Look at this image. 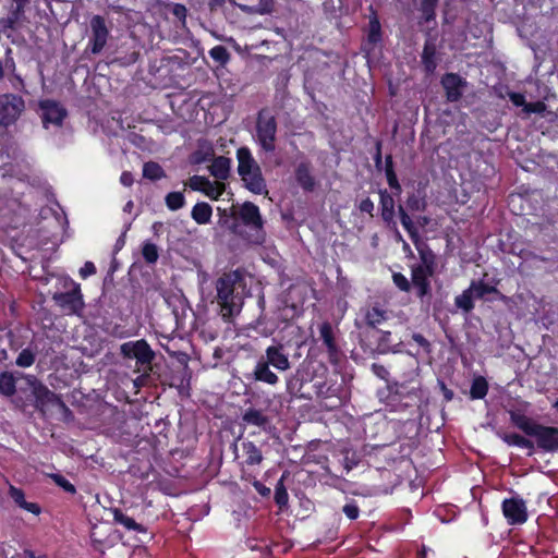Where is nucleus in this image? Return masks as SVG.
Masks as SVG:
<instances>
[{"mask_svg": "<svg viewBox=\"0 0 558 558\" xmlns=\"http://www.w3.org/2000/svg\"><path fill=\"white\" fill-rule=\"evenodd\" d=\"M243 277L239 270L223 272L216 281L217 303L225 320L238 315L242 307V298L235 292Z\"/></svg>", "mask_w": 558, "mask_h": 558, "instance_id": "f257e3e1", "label": "nucleus"}, {"mask_svg": "<svg viewBox=\"0 0 558 558\" xmlns=\"http://www.w3.org/2000/svg\"><path fill=\"white\" fill-rule=\"evenodd\" d=\"M398 214L400 217L401 225L408 232L412 242L414 243L418 252L420 259L422 262V264L414 265L413 267H421L423 269L425 268V270L435 272L436 256L434 252L428 247L427 244L421 241L417 228L414 226L411 217L409 216V214L407 213L405 208L402 205L398 206Z\"/></svg>", "mask_w": 558, "mask_h": 558, "instance_id": "f03ea898", "label": "nucleus"}, {"mask_svg": "<svg viewBox=\"0 0 558 558\" xmlns=\"http://www.w3.org/2000/svg\"><path fill=\"white\" fill-rule=\"evenodd\" d=\"M32 0H9L4 5L5 15L0 17V34L8 39L12 38V33L20 29L28 22L26 11L29 9Z\"/></svg>", "mask_w": 558, "mask_h": 558, "instance_id": "7ed1b4c3", "label": "nucleus"}, {"mask_svg": "<svg viewBox=\"0 0 558 558\" xmlns=\"http://www.w3.org/2000/svg\"><path fill=\"white\" fill-rule=\"evenodd\" d=\"M256 142L266 153H274L276 149L278 124L276 117L267 108L258 111L256 118Z\"/></svg>", "mask_w": 558, "mask_h": 558, "instance_id": "20e7f679", "label": "nucleus"}, {"mask_svg": "<svg viewBox=\"0 0 558 558\" xmlns=\"http://www.w3.org/2000/svg\"><path fill=\"white\" fill-rule=\"evenodd\" d=\"M240 218L244 226L248 227L250 233L240 235L251 244H263L265 241L264 221L257 205L245 202L240 209Z\"/></svg>", "mask_w": 558, "mask_h": 558, "instance_id": "39448f33", "label": "nucleus"}, {"mask_svg": "<svg viewBox=\"0 0 558 558\" xmlns=\"http://www.w3.org/2000/svg\"><path fill=\"white\" fill-rule=\"evenodd\" d=\"M88 26L86 49L93 54H99L111 37L110 22L104 15L95 14L89 19Z\"/></svg>", "mask_w": 558, "mask_h": 558, "instance_id": "423d86ee", "label": "nucleus"}, {"mask_svg": "<svg viewBox=\"0 0 558 558\" xmlns=\"http://www.w3.org/2000/svg\"><path fill=\"white\" fill-rule=\"evenodd\" d=\"M25 110L22 96L7 93L0 94V126L8 129L14 125Z\"/></svg>", "mask_w": 558, "mask_h": 558, "instance_id": "0eeeda50", "label": "nucleus"}, {"mask_svg": "<svg viewBox=\"0 0 558 558\" xmlns=\"http://www.w3.org/2000/svg\"><path fill=\"white\" fill-rule=\"evenodd\" d=\"M72 288L66 292H57L52 295V300L62 311L69 315L80 314L84 308V300L81 286L74 281H70Z\"/></svg>", "mask_w": 558, "mask_h": 558, "instance_id": "6e6552de", "label": "nucleus"}, {"mask_svg": "<svg viewBox=\"0 0 558 558\" xmlns=\"http://www.w3.org/2000/svg\"><path fill=\"white\" fill-rule=\"evenodd\" d=\"M120 350L124 357L135 359L140 365H150L155 359V352L145 339L124 342Z\"/></svg>", "mask_w": 558, "mask_h": 558, "instance_id": "1a4fd4ad", "label": "nucleus"}, {"mask_svg": "<svg viewBox=\"0 0 558 558\" xmlns=\"http://www.w3.org/2000/svg\"><path fill=\"white\" fill-rule=\"evenodd\" d=\"M41 111V121L44 128L48 129L50 124L62 126L64 119L68 117V110L59 101L53 99H44L39 101Z\"/></svg>", "mask_w": 558, "mask_h": 558, "instance_id": "9d476101", "label": "nucleus"}, {"mask_svg": "<svg viewBox=\"0 0 558 558\" xmlns=\"http://www.w3.org/2000/svg\"><path fill=\"white\" fill-rule=\"evenodd\" d=\"M313 376L308 371L304 368H296L287 379V392L295 398L300 399H312V391L307 388V385L312 381Z\"/></svg>", "mask_w": 558, "mask_h": 558, "instance_id": "9b49d317", "label": "nucleus"}, {"mask_svg": "<svg viewBox=\"0 0 558 558\" xmlns=\"http://www.w3.org/2000/svg\"><path fill=\"white\" fill-rule=\"evenodd\" d=\"M486 293H488V283L484 281L478 284L472 282L469 289L456 296L454 304L464 313H470L474 308V300L483 298Z\"/></svg>", "mask_w": 558, "mask_h": 558, "instance_id": "f8f14e48", "label": "nucleus"}, {"mask_svg": "<svg viewBox=\"0 0 558 558\" xmlns=\"http://www.w3.org/2000/svg\"><path fill=\"white\" fill-rule=\"evenodd\" d=\"M319 340L326 348L328 360L331 364H338L341 357V350L336 340V333L329 322H323L319 325Z\"/></svg>", "mask_w": 558, "mask_h": 558, "instance_id": "ddd939ff", "label": "nucleus"}, {"mask_svg": "<svg viewBox=\"0 0 558 558\" xmlns=\"http://www.w3.org/2000/svg\"><path fill=\"white\" fill-rule=\"evenodd\" d=\"M32 395L34 397V407L40 412H45V409L50 404L66 408L61 398L40 381H36L32 385Z\"/></svg>", "mask_w": 558, "mask_h": 558, "instance_id": "4468645a", "label": "nucleus"}, {"mask_svg": "<svg viewBox=\"0 0 558 558\" xmlns=\"http://www.w3.org/2000/svg\"><path fill=\"white\" fill-rule=\"evenodd\" d=\"M434 272L421 267H411V288L415 290V295L423 302L432 296V287L429 278Z\"/></svg>", "mask_w": 558, "mask_h": 558, "instance_id": "2eb2a0df", "label": "nucleus"}, {"mask_svg": "<svg viewBox=\"0 0 558 558\" xmlns=\"http://www.w3.org/2000/svg\"><path fill=\"white\" fill-rule=\"evenodd\" d=\"M531 437H535L537 447L546 452L558 450V427L538 424Z\"/></svg>", "mask_w": 558, "mask_h": 558, "instance_id": "dca6fc26", "label": "nucleus"}, {"mask_svg": "<svg viewBox=\"0 0 558 558\" xmlns=\"http://www.w3.org/2000/svg\"><path fill=\"white\" fill-rule=\"evenodd\" d=\"M502 513L511 525L523 524L527 520L526 506L522 499H505L502 501Z\"/></svg>", "mask_w": 558, "mask_h": 558, "instance_id": "f3484780", "label": "nucleus"}, {"mask_svg": "<svg viewBox=\"0 0 558 558\" xmlns=\"http://www.w3.org/2000/svg\"><path fill=\"white\" fill-rule=\"evenodd\" d=\"M260 359H263L264 362H266L269 366H272L278 372H286L291 367L289 355L286 352L284 345L282 343L267 347L265 350V355H263Z\"/></svg>", "mask_w": 558, "mask_h": 558, "instance_id": "a211bd4d", "label": "nucleus"}, {"mask_svg": "<svg viewBox=\"0 0 558 558\" xmlns=\"http://www.w3.org/2000/svg\"><path fill=\"white\" fill-rule=\"evenodd\" d=\"M371 14L368 16V26L366 40L363 44V51L369 53L375 47L381 44L383 41V29L381 24L378 17L376 10L373 7H369Z\"/></svg>", "mask_w": 558, "mask_h": 558, "instance_id": "6ab92c4d", "label": "nucleus"}, {"mask_svg": "<svg viewBox=\"0 0 558 558\" xmlns=\"http://www.w3.org/2000/svg\"><path fill=\"white\" fill-rule=\"evenodd\" d=\"M187 185L191 190L202 192L211 199L217 201L225 192L223 183H213L206 177L193 175Z\"/></svg>", "mask_w": 558, "mask_h": 558, "instance_id": "aec40b11", "label": "nucleus"}, {"mask_svg": "<svg viewBox=\"0 0 558 558\" xmlns=\"http://www.w3.org/2000/svg\"><path fill=\"white\" fill-rule=\"evenodd\" d=\"M440 84L445 89L447 101L456 102L461 99L466 82L457 73H446Z\"/></svg>", "mask_w": 558, "mask_h": 558, "instance_id": "412c9836", "label": "nucleus"}, {"mask_svg": "<svg viewBox=\"0 0 558 558\" xmlns=\"http://www.w3.org/2000/svg\"><path fill=\"white\" fill-rule=\"evenodd\" d=\"M245 377L247 380L263 383L271 387L277 386L280 381L279 376L270 369V366L263 359H258L253 371L246 374Z\"/></svg>", "mask_w": 558, "mask_h": 558, "instance_id": "4be33fe9", "label": "nucleus"}, {"mask_svg": "<svg viewBox=\"0 0 558 558\" xmlns=\"http://www.w3.org/2000/svg\"><path fill=\"white\" fill-rule=\"evenodd\" d=\"M421 62L426 75L434 74L437 64V47L433 39H426L421 54Z\"/></svg>", "mask_w": 558, "mask_h": 558, "instance_id": "5701e85b", "label": "nucleus"}, {"mask_svg": "<svg viewBox=\"0 0 558 558\" xmlns=\"http://www.w3.org/2000/svg\"><path fill=\"white\" fill-rule=\"evenodd\" d=\"M241 421L244 426H256L262 430H267L270 425V418L264 411L252 407L242 413Z\"/></svg>", "mask_w": 558, "mask_h": 558, "instance_id": "b1692460", "label": "nucleus"}, {"mask_svg": "<svg viewBox=\"0 0 558 558\" xmlns=\"http://www.w3.org/2000/svg\"><path fill=\"white\" fill-rule=\"evenodd\" d=\"M379 205H380V216L387 226L396 228L397 222L395 220V199L391 194L388 193L387 190H379Z\"/></svg>", "mask_w": 558, "mask_h": 558, "instance_id": "393cba45", "label": "nucleus"}, {"mask_svg": "<svg viewBox=\"0 0 558 558\" xmlns=\"http://www.w3.org/2000/svg\"><path fill=\"white\" fill-rule=\"evenodd\" d=\"M244 186L252 193L260 195L267 193L266 181L263 177L260 167L250 170L247 175L241 177Z\"/></svg>", "mask_w": 558, "mask_h": 558, "instance_id": "a878e982", "label": "nucleus"}, {"mask_svg": "<svg viewBox=\"0 0 558 558\" xmlns=\"http://www.w3.org/2000/svg\"><path fill=\"white\" fill-rule=\"evenodd\" d=\"M295 180L305 192H313L316 186V180L311 172L308 162H300L295 168Z\"/></svg>", "mask_w": 558, "mask_h": 558, "instance_id": "bb28decb", "label": "nucleus"}, {"mask_svg": "<svg viewBox=\"0 0 558 558\" xmlns=\"http://www.w3.org/2000/svg\"><path fill=\"white\" fill-rule=\"evenodd\" d=\"M236 159H238V173L240 177L247 175L250 170L259 167L256 160L253 158L252 153L248 147L242 146L236 150Z\"/></svg>", "mask_w": 558, "mask_h": 558, "instance_id": "cd10ccee", "label": "nucleus"}, {"mask_svg": "<svg viewBox=\"0 0 558 558\" xmlns=\"http://www.w3.org/2000/svg\"><path fill=\"white\" fill-rule=\"evenodd\" d=\"M241 446L244 457L243 463L245 465L255 466L263 462L264 456L262 449L255 442L251 440H244Z\"/></svg>", "mask_w": 558, "mask_h": 558, "instance_id": "c85d7f7f", "label": "nucleus"}, {"mask_svg": "<svg viewBox=\"0 0 558 558\" xmlns=\"http://www.w3.org/2000/svg\"><path fill=\"white\" fill-rule=\"evenodd\" d=\"M114 523L122 525L126 531H133L135 533H146L147 529L137 523L133 518L129 517L123 510L114 508L112 510Z\"/></svg>", "mask_w": 558, "mask_h": 558, "instance_id": "c756f323", "label": "nucleus"}, {"mask_svg": "<svg viewBox=\"0 0 558 558\" xmlns=\"http://www.w3.org/2000/svg\"><path fill=\"white\" fill-rule=\"evenodd\" d=\"M9 496L13 499V501L22 509L38 515L41 512V508L36 502H28L25 500V494L22 488L10 485L9 487Z\"/></svg>", "mask_w": 558, "mask_h": 558, "instance_id": "7c9ffc66", "label": "nucleus"}, {"mask_svg": "<svg viewBox=\"0 0 558 558\" xmlns=\"http://www.w3.org/2000/svg\"><path fill=\"white\" fill-rule=\"evenodd\" d=\"M231 159L225 156L215 157L209 166V172L219 180H227L230 174Z\"/></svg>", "mask_w": 558, "mask_h": 558, "instance_id": "2f4dec72", "label": "nucleus"}, {"mask_svg": "<svg viewBox=\"0 0 558 558\" xmlns=\"http://www.w3.org/2000/svg\"><path fill=\"white\" fill-rule=\"evenodd\" d=\"M213 216V208L208 203H196L191 211L192 219L198 225H206L210 222Z\"/></svg>", "mask_w": 558, "mask_h": 558, "instance_id": "473e14b6", "label": "nucleus"}, {"mask_svg": "<svg viewBox=\"0 0 558 558\" xmlns=\"http://www.w3.org/2000/svg\"><path fill=\"white\" fill-rule=\"evenodd\" d=\"M385 174L389 187L395 191L396 195H399L402 189L395 171L393 159L391 155H387L385 158Z\"/></svg>", "mask_w": 558, "mask_h": 558, "instance_id": "72a5a7b5", "label": "nucleus"}, {"mask_svg": "<svg viewBox=\"0 0 558 558\" xmlns=\"http://www.w3.org/2000/svg\"><path fill=\"white\" fill-rule=\"evenodd\" d=\"M511 422L527 436H531L538 425V423L527 417L525 414L518 412H511Z\"/></svg>", "mask_w": 558, "mask_h": 558, "instance_id": "f704fd0d", "label": "nucleus"}, {"mask_svg": "<svg viewBox=\"0 0 558 558\" xmlns=\"http://www.w3.org/2000/svg\"><path fill=\"white\" fill-rule=\"evenodd\" d=\"M287 478L286 473L281 475L275 486V504L278 506L280 510H284L289 504V494L287 487L284 485V481Z\"/></svg>", "mask_w": 558, "mask_h": 558, "instance_id": "c9c22d12", "label": "nucleus"}, {"mask_svg": "<svg viewBox=\"0 0 558 558\" xmlns=\"http://www.w3.org/2000/svg\"><path fill=\"white\" fill-rule=\"evenodd\" d=\"M387 319V311L380 308L379 306L369 307L365 314V323L367 326L372 328H376L378 325L386 322Z\"/></svg>", "mask_w": 558, "mask_h": 558, "instance_id": "e433bc0d", "label": "nucleus"}, {"mask_svg": "<svg viewBox=\"0 0 558 558\" xmlns=\"http://www.w3.org/2000/svg\"><path fill=\"white\" fill-rule=\"evenodd\" d=\"M16 392V379L10 372L0 373V393L4 397H12Z\"/></svg>", "mask_w": 558, "mask_h": 558, "instance_id": "4c0bfd02", "label": "nucleus"}, {"mask_svg": "<svg viewBox=\"0 0 558 558\" xmlns=\"http://www.w3.org/2000/svg\"><path fill=\"white\" fill-rule=\"evenodd\" d=\"M16 70V63L13 57V51L8 47L3 57H0V82L8 75L9 72Z\"/></svg>", "mask_w": 558, "mask_h": 558, "instance_id": "58836bf2", "label": "nucleus"}, {"mask_svg": "<svg viewBox=\"0 0 558 558\" xmlns=\"http://www.w3.org/2000/svg\"><path fill=\"white\" fill-rule=\"evenodd\" d=\"M504 440L509 446H515L519 448H525L530 450L529 454H532L534 451V442L530 440L529 438H525L524 436L517 434V433H510L506 434L504 437Z\"/></svg>", "mask_w": 558, "mask_h": 558, "instance_id": "ea45409f", "label": "nucleus"}, {"mask_svg": "<svg viewBox=\"0 0 558 558\" xmlns=\"http://www.w3.org/2000/svg\"><path fill=\"white\" fill-rule=\"evenodd\" d=\"M488 392V381L485 377L478 376L475 377L472 381L471 389H470V398L475 399H483Z\"/></svg>", "mask_w": 558, "mask_h": 558, "instance_id": "a19ab883", "label": "nucleus"}, {"mask_svg": "<svg viewBox=\"0 0 558 558\" xmlns=\"http://www.w3.org/2000/svg\"><path fill=\"white\" fill-rule=\"evenodd\" d=\"M439 0H422L420 5L421 19L425 23H430L436 19V8Z\"/></svg>", "mask_w": 558, "mask_h": 558, "instance_id": "79ce46f5", "label": "nucleus"}, {"mask_svg": "<svg viewBox=\"0 0 558 558\" xmlns=\"http://www.w3.org/2000/svg\"><path fill=\"white\" fill-rule=\"evenodd\" d=\"M166 175L162 167L154 161L144 163L143 177L153 181L159 180Z\"/></svg>", "mask_w": 558, "mask_h": 558, "instance_id": "37998d69", "label": "nucleus"}, {"mask_svg": "<svg viewBox=\"0 0 558 558\" xmlns=\"http://www.w3.org/2000/svg\"><path fill=\"white\" fill-rule=\"evenodd\" d=\"M427 207L425 195L420 192L411 193L407 198V208L411 211H424Z\"/></svg>", "mask_w": 558, "mask_h": 558, "instance_id": "c03bdc74", "label": "nucleus"}, {"mask_svg": "<svg viewBox=\"0 0 558 558\" xmlns=\"http://www.w3.org/2000/svg\"><path fill=\"white\" fill-rule=\"evenodd\" d=\"M165 203L168 209L175 211L185 205V197L182 192H170L165 197Z\"/></svg>", "mask_w": 558, "mask_h": 558, "instance_id": "a18cd8bd", "label": "nucleus"}, {"mask_svg": "<svg viewBox=\"0 0 558 558\" xmlns=\"http://www.w3.org/2000/svg\"><path fill=\"white\" fill-rule=\"evenodd\" d=\"M210 58L219 65H226L230 60V52L222 45H217L209 50Z\"/></svg>", "mask_w": 558, "mask_h": 558, "instance_id": "49530a36", "label": "nucleus"}, {"mask_svg": "<svg viewBox=\"0 0 558 558\" xmlns=\"http://www.w3.org/2000/svg\"><path fill=\"white\" fill-rule=\"evenodd\" d=\"M142 256L147 264H155L159 258L157 245L150 241H145L142 245Z\"/></svg>", "mask_w": 558, "mask_h": 558, "instance_id": "de8ad7c7", "label": "nucleus"}, {"mask_svg": "<svg viewBox=\"0 0 558 558\" xmlns=\"http://www.w3.org/2000/svg\"><path fill=\"white\" fill-rule=\"evenodd\" d=\"M166 10L170 12L178 21H180L183 25L186 21L187 9L182 3H167L165 5Z\"/></svg>", "mask_w": 558, "mask_h": 558, "instance_id": "09e8293b", "label": "nucleus"}, {"mask_svg": "<svg viewBox=\"0 0 558 558\" xmlns=\"http://www.w3.org/2000/svg\"><path fill=\"white\" fill-rule=\"evenodd\" d=\"M35 359V353L29 348H26L19 353L15 364L20 367H29L34 364Z\"/></svg>", "mask_w": 558, "mask_h": 558, "instance_id": "8fccbe9b", "label": "nucleus"}, {"mask_svg": "<svg viewBox=\"0 0 558 558\" xmlns=\"http://www.w3.org/2000/svg\"><path fill=\"white\" fill-rule=\"evenodd\" d=\"M51 478L54 482V484L57 486H59L60 488H62L65 493H68L70 495H75L76 494L75 486L68 478H65L63 475L57 474V473L56 474H51Z\"/></svg>", "mask_w": 558, "mask_h": 558, "instance_id": "3c124183", "label": "nucleus"}, {"mask_svg": "<svg viewBox=\"0 0 558 558\" xmlns=\"http://www.w3.org/2000/svg\"><path fill=\"white\" fill-rule=\"evenodd\" d=\"M392 281L395 286L402 292H410L411 290V282L408 280V278L401 274V272H393L392 274Z\"/></svg>", "mask_w": 558, "mask_h": 558, "instance_id": "603ef678", "label": "nucleus"}, {"mask_svg": "<svg viewBox=\"0 0 558 558\" xmlns=\"http://www.w3.org/2000/svg\"><path fill=\"white\" fill-rule=\"evenodd\" d=\"M342 512L348 519L356 520L360 515V508L355 500H351L342 507Z\"/></svg>", "mask_w": 558, "mask_h": 558, "instance_id": "864d4df0", "label": "nucleus"}, {"mask_svg": "<svg viewBox=\"0 0 558 558\" xmlns=\"http://www.w3.org/2000/svg\"><path fill=\"white\" fill-rule=\"evenodd\" d=\"M546 109H547L546 104L542 100H537V101H533V102H526L523 111L526 114L544 113L546 111Z\"/></svg>", "mask_w": 558, "mask_h": 558, "instance_id": "5fc2aeb1", "label": "nucleus"}, {"mask_svg": "<svg viewBox=\"0 0 558 558\" xmlns=\"http://www.w3.org/2000/svg\"><path fill=\"white\" fill-rule=\"evenodd\" d=\"M5 77H8L13 88L17 90H23L25 88L24 80L19 73H16V70L14 72H9Z\"/></svg>", "mask_w": 558, "mask_h": 558, "instance_id": "6e6d98bb", "label": "nucleus"}, {"mask_svg": "<svg viewBox=\"0 0 558 558\" xmlns=\"http://www.w3.org/2000/svg\"><path fill=\"white\" fill-rule=\"evenodd\" d=\"M274 4H275L274 0H259L255 12H257L259 14H269L274 10Z\"/></svg>", "mask_w": 558, "mask_h": 558, "instance_id": "4d7b16f0", "label": "nucleus"}, {"mask_svg": "<svg viewBox=\"0 0 558 558\" xmlns=\"http://www.w3.org/2000/svg\"><path fill=\"white\" fill-rule=\"evenodd\" d=\"M508 96L513 106L524 108L526 101L525 96L522 93L510 92Z\"/></svg>", "mask_w": 558, "mask_h": 558, "instance_id": "13d9d810", "label": "nucleus"}, {"mask_svg": "<svg viewBox=\"0 0 558 558\" xmlns=\"http://www.w3.org/2000/svg\"><path fill=\"white\" fill-rule=\"evenodd\" d=\"M252 485L262 497L268 498L270 496V488L264 485L260 481L254 478Z\"/></svg>", "mask_w": 558, "mask_h": 558, "instance_id": "bf43d9fd", "label": "nucleus"}, {"mask_svg": "<svg viewBox=\"0 0 558 558\" xmlns=\"http://www.w3.org/2000/svg\"><path fill=\"white\" fill-rule=\"evenodd\" d=\"M96 274V266L93 262H86L84 266L80 269V276L83 279Z\"/></svg>", "mask_w": 558, "mask_h": 558, "instance_id": "052dcab7", "label": "nucleus"}, {"mask_svg": "<svg viewBox=\"0 0 558 558\" xmlns=\"http://www.w3.org/2000/svg\"><path fill=\"white\" fill-rule=\"evenodd\" d=\"M378 332L380 333V337L378 340V348L381 349L383 351H385L390 345L391 332L383 331V330H378Z\"/></svg>", "mask_w": 558, "mask_h": 558, "instance_id": "680f3d73", "label": "nucleus"}, {"mask_svg": "<svg viewBox=\"0 0 558 558\" xmlns=\"http://www.w3.org/2000/svg\"><path fill=\"white\" fill-rule=\"evenodd\" d=\"M412 340L418 344L421 348H423L426 352L430 350V343L429 341L422 335V333H413Z\"/></svg>", "mask_w": 558, "mask_h": 558, "instance_id": "e2e57ef3", "label": "nucleus"}, {"mask_svg": "<svg viewBox=\"0 0 558 558\" xmlns=\"http://www.w3.org/2000/svg\"><path fill=\"white\" fill-rule=\"evenodd\" d=\"M359 209L362 213H367L373 217V210H374L373 201L369 197L362 199L361 203L359 204Z\"/></svg>", "mask_w": 558, "mask_h": 558, "instance_id": "0e129e2a", "label": "nucleus"}, {"mask_svg": "<svg viewBox=\"0 0 558 558\" xmlns=\"http://www.w3.org/2000/svg\"><path fill=\"white\" fill-rule=\"evenodd\" d=\"M381 145V141H377L375 145L376 151L374 155V162L377 169H379L383 163Z\"/></svg>", "mask_w": 558, "mask_h": 558, "instance_id": "69168bd1", "label": "nucleus"}, {"mask_svg": "<svg viewBox=\"0 0 558 558\" xmlns=\"http://www.w3.org/2000/svg\"><path fill=\"white\" fill-rule=\"evenodd\" d=\"M439 386L444 396V400L446 402L452 401L454 398V392L451 389H449L444 381H439Z\"/></svg>", "mask_w": 558, "mask_h": 558, "instance_id": "338daca9", "label": "nucleus"}, {"mask_svg": "<svg viewBox=\"0 0 558 558\" xmlns=\"http://www.w3.org/2000/svg\"><path fill=\"white\" fill-rule=\"evenodd\" d=\"M138 57H140V52H138V51H133V52H132L130 56H128V57H124V58L120 57V58H119V61H120V62H121V64H123V65H130V64L135 63V62L137 61Z\"/></svg>", "mask_w": 558, "mask_h": 558, "instance_id": "774afa93", "label": "nucleus"}]
</instances>
